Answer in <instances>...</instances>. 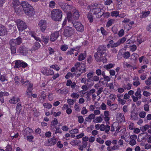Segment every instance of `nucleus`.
I'll list each match as a JSON object with an SVG mask.
<instances>
[{
    "mask_svg": "<svg viewBox=\"0 0 151 151\" xmlns=\"http://www.w3.org/2000/svg\"><path fill=\"white\" fill-rule=\"evenodd\" d=\"M21 6L27 15L30 16L34 14V8L27 2L26 1L21 2Z\"/></svg>",
    "mask_w": 151,
    "mask_h": 151,
    "instance_id": "obj_1",
    "label": "nucleus"
},
{
    "mask_svg": "<svg viewBox=\"0 0 151 151\" xmlns=\"http://www.w3.org/2000/svg\"><path fill=\"white\" fill-rule=\"evenodd\" d=\"M106 50L105 45H100L98 47L97 52L94 54V57L97 61H101L100 58L105 53Z\"/></svg>",
    "mask_w": 151,
    "mask_h": 151,
    "instance_id": "obj_2",
    "label": "nucleus"
},
{
    "mask_svg": "<svg viewBox=\"0 0 151 151\" xmlns=\"http://www.w3.org/2000/svg\"><path fill=\"white\" fill-rule=\"evenodd\" d=\"M52 19L55 21H61L62 17V11L59 9H54L51 12Z\"/></svg>",
    "mask_w": 151,
    "mask_h": 151,
    "instance_id": "obj_3",
    "label": "nucleus"
},
{
    "mask_svg": "<svg viewBox=\"0 0 151 151\" xmlns=\"http://www.w3.org/2000/svg\"><path fill=\"white\" fill-rule=\"evenodd\" d=\"M80 15L78 11L76 9H73V15L71 16V14L68 15L67 18L68 22L74 21L73 19L75 20L78 19Z\"/></svg>",
    "mask_w": 151,
    "mask_h": 151,
    "instance_id": "obj_4",
    "label": "nucleus"
},
{
    "mask_svg": "<svg viewBox=\"0 0 151 151\" xmlns=\"http://www.w3.org/2000/svg\"><path fill=\"white\" fill-rule=\"evenodd\" d=\"M75 30L72 27H67L64 30L63 32L64 35L66 37L71 36L74 34Z\"/></svg>",
    "mask_w": 151,
    "mask_h": 151,
    "instance_id": "obj_5",
    "label": "nucleus"
},
{
    "mask_svg": "<svg viewBox=\"0 0 151 151\" xmlns=\"http://www.w3.org/2000/svg\"><path fill=\"white\" fill-rule=\"evenodd\" d=\"M75 66L76 67V70H78L81 73H85L86 71L85 65L83 63L80 65V63L77 62L75 64Z\"/></svg>",
    "mask_w": 151,
    "mask_h": 151,
    "instance_id": "obj_6",
    "label": "nucleus"
},
{
    "mask_svg": "<svg viewBox=\"0 0 151 151\" xmlns=\"http://www.w3.org/2000/svg\"><path fill=\"white\" fill-rule=\"evenodd\" d=\"M73 26L75 28L76 30L81 32L84 30V27L81 23L78 22L72 21V22Z\"/></svg>",
    "mask_w": 151,
    "mask_h": 151,
    "instance_id": "obj_7",
    "label": "nucleus"
},
{
    "mask_svg": "<svg viewBox=\"0 0 151 151\" xmlns=\"http://www.w3.org/2000/svg\"><path fill=\"white\" fill-rule=\"evenodd\" d=\"M17 26L19 31L22 32L27 27L26 23L22 21H18L17 22Z\"/></svg>",
    "mask_w": 151,
    "mask_h": 151,
    "instance_id": "obj_8",
    "label": "nucleus"
},
{
    "mask_svg": "<svg viewBox=\"0 0 151 151\" xmlns=\"http://www.w3.org/2000/svg\"><path fill=\"white\" fill-rule=\"evenodd\" d=\"M38 26L41 32H44L47 28L46 21L44 20H41L39 22Z\"/></svg>",
    "mask_w": 151,
    "mask_h": 151,
    "instance_id": "obj_9",
    "label": "nucleus"
},
{
    "mask_svg": "<svg viewBox=\"0 0 151 151\" xmlns=\"http://www.w3.org/2000/svg\"><path fill=\"white\" fill-rule=\"evenodd\" d=\"M41 72L46 75H52L54 74L53 70L46 67L43 68L41 69Z\"/></svg>",
    "mask_w": 151,
    "mask_h": 151,
    "instance_id": "obj_10",
    "label": "nucleus"
},
{
    "mask_svg": "<svg viewBox=\"0 0 151 151\" xmlns=\"http://www.w3.org/2000/svg\"><path fill=\"white\" fill-rule=\"evenodd\" d=\"M108 124H106V125L103 124H101L99 127L100 130L101 131H105L106 133H108L110 129V126Z\"/></svg>",
    "mask_w": 151,
    "mask_h": 151,
    "instance_id": "obj_11",
    "label": "nucleus"
},
{
    "mask_svg": "<svg viewBox=\"0 0 151 151\" xmlns=\"http://www.w3.org/2000/svg\"><path fill=\"white\" fill-rule=\"evenodd\" d=\"M59 32L58 31L55 32L51 34L50 37V41L52 42L55 41L59 36Z\"/></svg>",
    "mask_w": 151,
    "mask_h": 151,
    "instance_id": "obj_12",
    "label": "nucleus"
},
{
    "mask_svg": "<svg viewBox=\"0 0 151 151\" xmlns=\"http://www.w3.org/2000/svg\"><path fill=\"white\" fill-rule=\"evenodd\" d=\"M33 133V130L29 127H27L23 131V135L24 137L31 135Z\"/></svg>",
    "mask_w": 151,
    "mask_h": 151,
    "instance_id": "obj_13",
    "label": "nucleus"
},
{
    "mask_svg": "<svg viewBox=\"0 0 151 151\" xmlns=\"http://www.w3.org/2000/svg\"><path fill=\"white\" fill-rule=\"evenodd\" d=\"M57 141V140L55 139H49L47 140L46 145L47 146L54 145L56 143Z\"/></svg>",
    "mask_w": 151,
    "mask_h": 151,
    "instance_id": "obj_14",
    "label": "nucleus"
},
{
    "mask_svg": "<svg viewBox=\"0 0 151 151\" xmlns=\"http://www.w3.org/2000/svg\"><path fill=\"white\" fill-rule=\"evenodd\" d=\"M116 119L120 122H125V117L124 114L121 113H119L117 114Z\"/></svg>",
    "mask_w": 151,
    "mask_h": 151,
    "instance_id": "obj_15",
    "label": "nucleus"
},
{
    "mask_svg": "<svg viewBox=\"0 0 151 151\" xmlns=\"http://www.w3.org/2000/svg\"><path fill=\"white\" fill-rule=\"evenodd\" d=\"M101 9H102L100 8H95L93 9H92L91 12L94 15L98 14V17L99 15H100L101 14Z\"/></svg>",
    "mask_w": 151,
    "mask_h": 151,
    "instance_id": "obj_16",
    "label": "nucleus"
},
{
    "mask_svg": "<svg viewBox=\"0 0 151 151\" xmlns=\"http://www.w3.org/2000/svg\"><path fill=\"white\" fill-rule=\"evenodd\" d=\"M7 30L6 27L0 24V36H4L7 34Z\"/></svg>",
    "mask_w": 151,
    "mask_h": 151,
    "instance_id": "obj_17",
    "label": "nucleus"
},
{
    "mask_svg": "<svg viewBox=\"0 0 151 151\" xmlns=\"http://www.w3.org/2000/svg\"><path fill=\"white\" fill-rule=\"evenodd\" d=\"M73 8V7L72 6L66 4L63 10L65 12H70Z\"/></svg>",
    "mask_w": 151,
    "mask_h": 151,
    "instance_id": "obj_18",
    "label": "nucleus"
},
{
    "mask_svg": "<svg viewBox=\"0 0 151 151\" xmlns=\"http://www.w3.org/2000/svg\"><path fill=\"white\" fill-rule=\"evenodd\" d=\"M22 109V106L20 103H19L17 104L16 108V114L18 115L21 111Z\"/></svg>",
    "mask_w": 151,
    "mask_h": 151,
    "instance_id": "obj_19",
    "label": "nucleus"
},
{
    "mask_svg": "<svg viewBox=\"0 0 151 151\" xmlns=\"http://www.w3.org/2000/svg\"><path fill=\"white\" fill-rule=\"evenodd\" d=\"M19 101L20 99L19 98L13 97L9 101V102L10 103L14 104H16Z\"/></svg>",
    "mask_w": 151,
    "mask_h": 151,
    "instance_id": "obj_20",
    "label": "nucleus"
},
{
    "mask_svg": "<svg viewBox=\"0 0 151 151\" xmlns=\"http://www.w3.org/2000/svg\"><path fill=\"white\" fill-rule=\"evenodd\" d=\"M103 117L104 115L101 114L100 116L97 117L96 118V119H94L93 121L94 123H96L97 122H101L103 121Z\"/></svg>",
    "mask_w": 151,
    "mask_h": 151,
    "instance_id": "obj_21",
    "label": "nucleus"
},
{
    "mask_svg": "<svg viewBox=\"0 0 151 151\" xmlns=\"http://www.w3.org/2000/svg\"><path fill=\"white\" fill-rule=\"evenodd\" d=\"M131 119L134 120H138V117L137 114L134 112L132 113L131 115Z\"/></svg>",
    "mask_w": 151,
    "mask_h": 151,
    "instance_id": "obj_22",
    "label": "nucleus"
},
{
    "mask_svg": "<svg viewBox=\"0 0 151 151\" xmlns=\"http://www.w3.org/2000/svg\"><path fill=\"white\" fill-rule=\"evenodd\" d=\"M150 13V11H149L147 12H142L141 15L140 16V17L141 18H145L148 16Z\"/></svg>",
    "mask_w": 151,
    "mask_h": 151,
    "instance_id": "obj_23",
    "label": "nucleus"
},
{
    "mask_svg": "<svg viewBox=\"0 0 151 151\" xmlns=\"http://www.w3.org/2000/svg\"><path fill=\"white\" fill-rule=\"evenodd\" d=\"M95 117V115L93 114H90L88 117L85 118V120L88 122H90L91 120L93 119Z\"/></svg>",
    "mask_w": 151,
    "mask_h": 151,
    "instance_id": "obj_24",
    "label": "nucleus"
},
{
    "mask_svg": "<svg viewBox=\"0 0 151 151\" xmlns=\"http://www.w3.org/2000/svg\"><path fill=\"white\" fill-rule=\"evenodd\" d=\"M81 143L80 141L77 140H73L70 142V144L73 146L78 145Z\"/></svg>",
    "mask_w": 151,
    "mask_h": 151,
    "instance_id": "obj_25",
    "label": "nucleus"
},
{
    "mask_svg": "<svg viewBox=\"0 0 151 151\" xmlns=\"http://www.w3.org/2000/svg\"><path fill=\"white\" fill-rule=\"evenodd\" d=\"M134 80H136V81L133 82V85L135 87H137L140 84V82L139 81V78L138 77H135L133 79Z\"/></svg>",
    "mask_w": 151,
    "mask_h": 151,
    "instance_id": "obj_26",
    "label": "nucleus"
},
{
    "mask_svg": "<svg viewBox=\"0 0 151 151\" xmlns=\"http://www.w3.org/2000/svg\"><path fill=\"white\" fill-rule=\"evenodd\" d=\"M141 89L140 88H138L137 91L135 93V95L139 98V99L141 98L142 95L141 94Z\"/></svg>",
    "mask_w": 151,
    "mask_h": 151,
    "instance_id": "obj_27",
    "label": "nucleus"
},
{
    "mask_svg": "<svg viewBox=\"0 0 151 151\" xmlns=\"http://www.w3.org/2000/svg\"><path fill=\"white\" fill-rule=\"evenodd\" d=\"M22 62V60H17L15 61V65L14 67L15 68H19L21 67Z\"/></svg>",
    "mask_w": 151,
    "mask_h": 151,
    "instance_id": "obj_28",
    "label": "nucleus"
},
{
    "mask_svg": "<svg viewBox=\"0 0 151 151\" xmlns=\"http://www.w3.org/2000/svg\"><path fill=\"white\" fill-rule=\"evenodd\" d=\"M86 53H85L80 54L78 59V60L81 61L84 60L86 57Z\"/></svg>",
    "mask_w": 151,
    "mask_h": 151,
    "instance_id": "obj_29",
    "label": "nucleus"
},
{
    "mask_svg": "<svg viewBox=\"0 0 151 151\" xmlns=\"http://www.w3.org/2000/svg\"><path fill=\"white\" fill-rule=\"evenodd\" d=\"M110 13L109 12H106L103 13L102 14H101L100 15H99L98 18L101 17L103 16L104 17L107 18L110 16Z\"/></svg>",
    "mask_w": 151,
    "mask_h": 151,
    "instance_id": "obj_30",
    "label": "nucleus"
},
{
    "mask_svg": "<svg viewBox=\"0 0 151 151\" xmlns=\"http://www.w3.org/2000/svg\"><path fill=\"white\" fill-rule=\"evenodd\" d=\"M150 127L149 125L146 124L144 126H142L140 127V129L142 131L144 132L147 130Z\"/></svg>",
    "mask_w": 151,
    "mask_h": 151,
    "instance_id": "obj_31",
    "label": "nucleus"
},
{
    "mask_svg": "<svg viewBox=\"0 0 151 151\" xmlns=\"http://www.w3.org/2000/svg\"><path fill=\"white\" fill-rule=\"evenodd\" d=\"M21 6V5H19V6H15L14 7L15 12L17 13L18 14H19L21 12L22 9Z\"/></svg>",
    "mask_w": 151,
    "mask_h": 151,
    "instance_id": "obj_32",
    "label": "nucleus"
},
{
    "mask_svg": "<svg viewBox=\"0 0 151 151\" xmlns=\"http://www.w3.org/2000/svg\"><path fill=\"white\" fill-rule=\"evenodd\" d=\"M19 51L20 53L23 54L25 53L26 51L25 47L24 46L20 47L19 48Z\"/></svg>",
    "mask_w": 151,
    "mask_h": 151,
    "instance_id": "obj_33",
    "label": "nucleus"
},
{
    "mask_svg": "<svg viewBox=\"0 0 151 151\" xmlns=\"http://www.w3.org/2000/svg\"><path fill=\"white\" fill-rule=\"evenodd\" d=\"M32 89H27L26 92V95L28 97H29L32 95Z\"/></svg>",
    "mask_w": 151,
    "mask_h": 151,
    "instance_id": "obj_34",
    "label": "nucleus"
},
{
    "mask_svg": "<svg viewBox=\"0 0 151 151\" xmlns=\"http://www.w3.org/2000/svg\"><path fill=\"white\" fill-rule=\"evenodd\" d=\"M9 44L11 47H16V43L15 42V40L14 39L11 40L9 42Z\"/></svg>",
    "mask_w": 151,
    "mask_h": 151,
    "instance_id": "obj_35",
    "label": "nucleus"
},
{
    "mask_svg": "<svg viewBox=\"0 0 151 151\" xmlns=\"http://www.w3.org/2000/svg\"><path fill=\"white\" fill-rule=\"evenodd\" d=\"M41 38L43 41L45 42V44H47L48 43L49 40V36H42Z\"/></svg>",
    "mask_w": 151,
    "mask_h": 151,
    "instance_id": "obj_36",
    "label": "nucleus"
},
{
    "mask_svg": "<svg viewBox=\"0 0 151 151\" xmlns=\"http://www.w3.org/2000/svg\"><path fill=\"white\" fill-rule=\"evenodd\" d=\"M119 12L118 11H113L111 13V15L112 17H117L119 15Z\"/></svg>",
    "mask_w": 151,
    "mask_h": 151,
    "instance_id": "obj_37",
    "label": "nucleus"
},
{
    "mask_svg": "<svg viewBox=\"0 0 151 151\" xmlns=\"http://www.w3.org/2000/svg\"><path fill=\"white\" fill-rule=\"evenodd\" d=\"M114 65V64H112L110 63L107 65H104V68L107 70H109L113 67Z\"/></svg>",
    "mask_w": 151,
    "mask_h": 151,
    "instance_id": "obj_38",
    "label": "nucleus"
},
{
    "mask_svg": "<svg viewBox=\"0 0 151 151\" xmlns=\"http://www.w3.org/2000/svg\"><path fill=\"white\" fill-rule=\"evenodd\" d=\"M130 53L128 51L125 52L123 54V56L125 59H128L130 56Z\"/></svg>",
    "mask_w": 151,
    "mask_h": 151,
    "instance_id": "obj_39",
    "label": "nucleus"
},
{
    "mask_svg": "<svg viewBox=\"0 0 151 151\" xmlns=\"http://www.w3.org/2000/svg\"><path fill=\"white\" fill-rule=\"evenodd\" d=\"M87 18L90 22H93V18L92 14L90 13H88L87 15Z\"/></svg>",
    "mask_w": 151,
    "mask_h": 151,
    "instance_id": "obj_40",
    "label": "nucleus"
},
{
    "mask_svg": "<svg viewBox=\"0 0 151 151\" xmlns=\"http://www.w3.org/2000/svg\"><path fill=\"white\" fill-rule=\"evenodd\" d=\"M15 40L16 44L17 45H20L22 41V39L19 37L16 38V39H14Z\"/></svg>",
    "mask_w": 151,
    "mask_h": 151,
    "instance_id": "obj_41",
    "label": "nucleus"
},
{
    "mask_svg": "<svg viewBox=\"0 0 151 151\" xmlns=\"http://www.w3.org/2000/svg\"><path fill=\"white\" fill-rule=\"evenodd\" d=\"M8 78L5 75H2L0 77V80L2 82H4L5 81H7Z\"/></svg>",
    "mask_w": 151,
    "mask_h": 151,
    "instance_id": "obj_42",
    "label": "nucleus"
},
{
    "mask_svg": "<svg viewBox=\"0 0 151 151\" xmlns=\"http://www.w3.org/2000/svg\"><path fill=\"white\" fill-rule=\"evenodd\" d=\"M145 84L148 86L151 84V76H150L145 81Z\"/></svg>",
    "mask_w": 151,
    "mask_h": 151,
    "instance_id": "obj_43",
    "label": "nucleus"
},
{
    "mask_svg": "<svg viewBox=\"0 0 151 151\" xmlns=\"http://www.w3.org/2000/svg\"><path fill=\"white\" fill-rule=\"evenodd\" d=\"M40 46V44L38 42H36L33 46V47L35 50H36L39 49Z\"/></svg>",
    "mask_w": 151,
    "mask_h": 151,
    "instance_id": "obj_44",
    "label": "nucleus"
},
{
    "mask_svg": "<svg viewBox=\"0 0 151 151\" xmlns=\"http://www.w3.org/2000/svg\"><path fill=\"white\" fill-rule=\"evenodd\" d=\"M19 136V133L17 132L16 133L12 132L10 134V136L13 138H17Z\"/></svg>",
    "mask_w": 151,
    "mask_h": 151,
    "instance_id": "obj_45",
    "label": "nucleus"
},
{
    "mask_svg": "<svg viewBox=\"0 0 151 151\" xmlns=\"http://www.w3.org/2000/svg\"><path fill=\"white\" fill-rule=\"evenodd\" d=\"M13 6L14 7L15 6H17L19 5V3L18 0H13L12 1Z\"/></svg>",
    "mask_w": 151,
    "mask_h": 151,
    "instance_id": "obj_46",
    "label": "nucleus"
},
{
    "mask_svg": "<svg viewBox=\"0 0 151 151\" xmlns=\"http://www.w3.org/2000/svg\"><path fill=\"white\" fill-rule=\"evenodd\" d=\"M43 106L45 108L50 109L52 107V105L51 104L49 103H44L43 104Z\"/></svg>",
    "mask_w": 151,
    "mask_h": 151,
    "instance_id": "obj_47",
    "label": "nucleus"
},
{
    "mask_svg": "<svg viewBox=\"0 0 151 151\" xmlns=\"http://www.w3.org/2000/svg\"><path fill=\"white\" fill-rule=\"evenodd\" d=\"M9 94L8 93L6 92H2L1 91L0 92V97H3V96H8Z\"/></svg>",
    "mask_w": 151,
    "mask_h": 151,
    "instance_id": "obj_48",
    "label": "nucleus"
},
{
    "mask_svg": "<svg viewBox=\"0 0 151 151\" xmlns=\"http://www.w3.org/2000/svg\"><path fill=\"white\" fill-rule=\"evenodd\" d=\"M132 85L129 83H128L127 85H124L123 87L125 89H127L128 90L131 89Z\"/></svg>",
    "mask_w": 151,
    "mask_h": 151,
    "instance_id": "obj_49",
    "label": "nucleus"
},
{
    "mask_svg": "<svg viewBox=\"0 0 151 151\" xmlns=\"http://www.w3.org/2000/svg\"><path fill=\"white\" fill-rule=\"evenodd\" d=\"M118 107V106L117 104H114L111 105L110 106V108L112 110H115L117 109Z\"/></svg>",
    "mask_w": 151,
    "mask_h": 151,
    "instance_id": "obj_50",
    "label": "nucleus"
},
{
    "mask_svg": "<svg viewBox=\"0 0 151 151\" xmlns=\"http://www.w3.org/2000/svg\"><path fill=\"white\" fill-rule=\"evenodd\" d=\"M56 3L55 2L53 1L50 2L49 4V6L50 7L53 8L55 6Z\"/></svg>",
    "mask_w": 151,
    "mask_h": 151,
    "instance_id": "obj_51",
    "label": "nucleus"
},
{
    "mask_svg": "<svg viewBox=\"0 0 151 151\" xmlns=\"http://www.w3.org/2000/svg\"><path fill=\"white\" fill-rule=\"evenodd\" d=\"M58 124V120L57 119L55 118L54 120L52 121V123L51 125L54 126V127L55 128H56V126H55Z\"/></svg>",
    "mask_w": 151,
    "mask_h": 151,
    "instance_id": "obj_52",
    "label": "nucleus"
},
{
    "mask_svg": "<svg viewBox=\"0 0 151 151\" xmlns=\"http://www.w3.org/2000/svg\"><path fill=\"white\" fill-rule=\"evenodd\" d=\"M70 96L73 98L77 99L79 97V94L75 93H71L70 95Z\"/></svg>",
    "mask_w": 151,
    "mask_h": 151,
    "instance_id": "obj_53",
    "label": "nucleus"
},
{
    "mask_svg": "<svg viewBox=\"0 0 151 151\" xmlns=\"http://www.w3.org/2000/svg\"><path fill=\"white\" fill-rule=\"evenodd\" d=\"M50 68L54 69L55 70H56L57 71H58L60 69V68L57 65H51L50 66Z\"/></svg>",
    "mask_w": 151,
    "mask_h": 151,
    "instance_id": "obj_54",
    "label": "nucleus"
},
{
    "mask_svg": "<svg viewBox=\"0 0 151 151\" xmlns=\"http://www.w3.org/2000/svg\"><path fill=\"white\" fill-rule=\"evenodd\" d=\"M114 21V20L112 19H111L109 20L106 24V27H108L110 26H111L113 23Z\"/></svg>",
    "mask_w": 151,
    "mask_h": 151,
    "instance_id": "obj_55",
    "label": "nucleus"
},
{
    "mask_svg": "<svg viewBox=\"0 0 151 151\" xmlns=\"http://www.w3.org/2000/svg\"><path fill=\"white\" fill-rule=\"evenodd\" d=\"M26 137L28 141L29 142H32L33 141L32 140L34 139V137L33 136L29 135L26 136Z\"/></svg>",
    "mask_w": 151,
    "mask_h": 151,
    "instance_id": "obj_56",
    "label": "nucleus"
},
{
    "mask_svg": "<svg viewBox=\"0 0 151 151\" xmlns=\"http://www.w3.org/2000/svg\"><path fill=\"white\" fill-rule=\"evenodd\" d=\"M104 120L106 122V124H109V120L110 119V117L108 116H104L103 117Z\"/></svg>",
    "mask_w": 151,
    "mask_h": 151,
    "instance_id": "obj_57",
    "label": "nucleus"
},
{
    "mask_svg": "<svg viewBox=\"0 0 151 151\" xmlns=\"http://www.w3.org/2000/svg\"><path fill=\"white\" fill-rule=\"evenodd\" d=\"M68 49V46L66 45H62L60 47V49L63 51H65Z\"/></svg>",
    "mask_w": 151,
    "mask_h": 151,
    "instance_id": "obj_58",
    "label": "nucleus"
},
{
    "mask_svg": "<svg viewBox=\"0 0 151 151\" xmlns=\"http://www.w3.org/2000/svg\"><path fill=\"white\" fill-rule=\"evenodd\" d=\"M120 44H121L118 40L117 42L114 43L113 45H111V48L116 47L119 45Z\"/></svg>",
    "mask_w": 151,
    "mask_h": 151,
    "instance_id": "obj_59",
    "label": "nucleus"
},
{
    "mask_svg": "<svg viewBox=\"0 0 151 151\" xmlns=\"http://www.w3.org/2000/svg\"><path fill=\"white\" fill-rule=\"evenodd\" d=\"M122 110L124 113L127 112L129 110V108L128 106L124 105L122 108Z\"/></svg>",
    "mask_w": 151,
    "mask_h": 151,
    "instance_id": "obj_60",
    "label": "nucleus"
},
{
    "mask_svg": "<svg viewBox=\"0 0 151 151\" xmlns=\"http://www.w3.org/2000/svg\"><path fill=\"white\" fill-rule=\"evenodd\" d=\"M27 86H28L27 89H32V90H33V84L32 83H31L29 82L28 81V83H27V85H26Z\"/></svg>",
    "mask_w": 151,
    "mask_h": 151,
    "instance_id": "obj_61",
    "label": "nucleus"
},
{
    "mask_svg": "<svg viewBox=\"0 0 151 151\" xmlns=\"http://www.w3.org/2000/svg\"><path fill=\"white\" fill-rule=\"evenodd\" d=\"M116 96L114 94H111L109 96V98L112 101H114L116 98Z\"/></svg>",
    "mask_w": 151,
    "mask_h": 151,
    "instance_id": "obj_62",
    "label": "nucleus"
},
{
    "mask_svg": "<svg viewBox=\"0 0 151 151\" xmlns=\"http://www.w3.org/2000/svg\"><path fill=\"white\" fill-rule=\"evenodd\" d=\"M146 112L145 111H142L139 114V115L140 117L144 118L145 116Z\"/></svg>",
    "mask_w": 151,
    "mask_h": 151,
    "instance_id": "obj_63",
    "label": "nucleus"
},
{
    "mask_svg": "<svg viewBox=\"0 0 151 151\" xmlns=\"http://www.w3.org/2000/svg\"><path fill=\"white\" fill-rule=\"evenodd\" d=\"M100 107L101 109L103 110H105L106 109V106L104 103H103L101 104V105L100 106Z\"/></svg>",
    "mask_w": 151,
    "mask_h": 151,
    "instance_id": "obj_64",
    "label": "nucleus"
}]
</instances>
